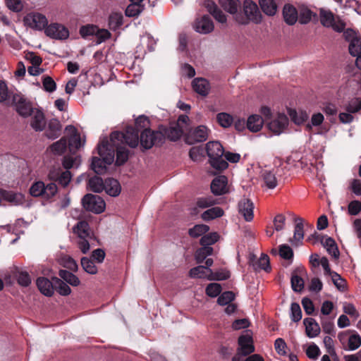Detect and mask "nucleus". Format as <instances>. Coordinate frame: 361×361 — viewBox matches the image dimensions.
<instances>
[{"label": "nucleus", "mask_w": 361, "mask_h": 361, "mask_svg": "<svg viewBox=\"0 0 361 361\" xmlns=\"http://www.w3.org/2000/svg\"><path fill=\"white\" fill-rule=\"evenodd\" d=\"M260 112L264 117L267 128L273 134L279 135L287 128L288 118L284 114L278 113L273 116L271 109L267 106L262 107Z\"/></svg>", "instance_id": "f257e3e1"}, {"label": "nucleus", "mask_w": 361, "mask_h": 361, "mask_svg": "<svg viewBox=\"0 0 361 361\" xmlns=\"http://www.w3.org/2000/svg\"><path fill=\"white\" fill-rule=\"evenodd\" d=\"M97 150L101 158L94 157L92 159V169L96 173L102 174L106 170V165H109L114 162L115 157L114 149L109 148L107 140L104 139L99 144Z\"/></svg>", "instance_id": "f03ea898"}, {"label": "nucleus", "mask_w": 361, "mask_h": 361, "mask_svg": "<svg viewBox=\"0 0 361 361\" xmlns=\"http://www.w3.org/2000/svg\"><path fill=\"white\" fill-rule=\"evenodd\" d=\"M206 149L212 166L217 170H224L228 167L227 161L223 159L224 148L219 142H209Z\"/></svg>", "instance_id": "7ed1b4c3"}, {"label": "nucleus", "mask_w": 361, "mask_h": 361, "mask_svg": "<svg viewBox=\"0 0 361 361\" xmlns=\"http://www.w3.org/2000/svg\"><path fill=\"white\" fill-rule=\"evenodd\" d=\"M261 18L262 15L257 5L250 0H243V14L238 13L235 16V20L241 24H247L250 21L258 23Z\"/></svg>", "instance_id": "20e7f679"}, {"label": "nucleus", "mask_w": 361, "mask_h": 361, "mask_svg": "<svg viewBox=\"0 0 361 361\" xmlns=\"http://www.w3.org/2000/svg\"><path fill=\"white\" fill-rule=\"evenodd\" d=\"M111 142L117 145V141L121 144L126 143L130 147H135L139 143L138 132L133 128H127L126 133L114 132L111 133L110 137Z\"/></svg>", "instance_id": "39448f33"}, {"label": "nucleus", "mask_w": 361, "mask_h": 361, "mask_svg": "<svg viewBox=\"0 0 361 361\" xmlns=\"http://www.w3.org/2000/svg\"><path fill=\"white\" fill-rule=\"evenodd\" d=\"M57 186L54 183L47 185L42 181H37L30 188V195L33 197H42L44 199H49L57 193Z\"/></svg>", "instance_id": "423d86ee"}, {"label": "nucleus", "mask_w": 361, "mask_h": 361, "mask_svg": "<svg viewBox=\"0 0 361 361\" xmlns=\"http://www.w3.org/2000/svg\"><path fill=\"white\" fill-rule=\"evenodd\" d=\"M24 25L32 30L42 31L45 30L49 23L45 15L39 12H30L23 18Z\"/></svg>", "instance_id": "0eeeda50"}, {"label": "nucleus", "mask_w": 361, "mask_h": 361, "mask_svg": "<svg viewBox=\"0 0 361 361\" xmlns=\"http://www.w3.org/2000/svg\"><path fill=\"white\" fill-rule=\"evenodd\" d=\"M83 207L95 214H100L105 209L106 204L104 200L97 195L87 194L82 200Z\"/></svg>", "instance_id": "6e6552de"}, {"label": "nucleus", "mask_w": 361, "mask_h": 361, "mask_svg": "<svg viewBox=\"0 0 361 361\" xmlns=\"http://www.w3.org/2000/svg\"><path fill=\"white\" fill-rule=\"evenodd\" d=\"M65 132L68 137V149L71 153L75 154L77 150L84 146L85 138L82 137L75 127L71 125L66 127Z\"/></svg>", "instance_id": "1a4fd4ad"}, {"label": "nucleus", "mask_w": 361, "mask_h": 361, "mask_svg": "<svg viewBox=\"0 0 361 361\" xmlns=\"http://www.w3.org/2000/svg\"><path fill=\"white\" fill-rule=\"evenodd\" d=\"M16 111L22 116L27 117L34 111L31 103L20 93H16L12 97Z\"/></svg>", "instance_id": "9d476101"}, {"label": "nucleus", "mask_w": 361, "mask_h": 361, "mask_svg": "<svg viewBox=\"0 0 361 361\" xmlns=\"http://www.w3.org/2000/svg\"><path fill=\"white\" fill-rule=\"evenodd\" d=\"M321 23L327 27H331L336 32H342L345 28V23L338 18H335L330 11L321 10Z\"/></svg>", "instance_id": "9b49d317"}, {"label": "nucleus", "mask_w": 361, "mask_h": 361, "mask_svg": "<svg viewBox=\"0 0 361 361\" xmlns=\"http://www.w3.org/2000/svg\"><path fill=\"white\" fill-rule=\"evenodd\" d=\"M164 135L161 132L152 131L151 130L141 132L140 144L145 149H149L153 145L161 143Z\"/></svg>", "instance_id": "f8f14e48"}, {"label": "nucleus", "mask_w": 361, "mask_h": 361, "mask_svg": "<svg viewBox=\"0 0 361 361\" xmlns=\"http://www.w3.org/2000/svg\"><path fill=\"white\" fill-rule=\"evenodd\" d=\"M45 35L54 39H66L69 37V31L63 25L58 23H52L47 25L44 30Z\"/></svg>", "instance_id": "ddd939ff"}, {"label": "nucleus", "mask_w": 361, "mask_h": 361, "mask_svg": "<svg viewBox=\"0 0 361 361\" xmlns=\"http://www.w3.org/2000/svg\"><path fill=\"white\" fill-rule=\"evenodd\" d=\"M238 353L243 356H246L255 351L252 333L250 331H246L244 334L238 338Z\"/></svg>", "instance_id": "4468645a"}, {"label": "nucleus", "mask_w": 361, "mask_h": 361, "mask_svg": "<svg viewBox=\"0 0 361 361\" xmlns=\"http://www.w3.org/2000/svg\"><path fill=\"white\" fill-rule=\"evenodd\" d=\"M209 133V130L207 126H200L190 132L188 137V142L190 144H192L193 142L205 141L208 138Z\"/></svg>", "instance_id": "2eb2a0df"}, {"label": "nucleus", "mask_w": 361, "mask_h": 361, "mask_svg": "<svg viewBox=\"0 0 361 361\" xmlns=\"http://www.w3.org/2000/svg\"><path fill=\"white\" fill-rule=\"evenodd\" d=\"M193 27L197 32L207 34L214 30V24L208 16H204L196 19Z\"/></svg>", "instance_id": "dca6fc26"}, {"label": "nucleus", "mask_w": 361, "mask_h": 361, "mask_svg": "<svg viewBox=\"0 0 361 361\" xmlns=\"http://www.w3.org/2000/svg\"><path fill=\"white\" fill-rule=\"evenodd\" d=\"M192 90L198 94L206 97L211 89L209 81L203 78H196L192 81Z\"/></svg>", "instance_id": "f3484780"}, {"label": "nucleus", "mask_w": 361, "mask_h": 361, "mask_svg": "<svg viewBox=\"0 0 361 361\" xmlns=\"http://www.w3.org/2000/svg\"><path fill=\"white\" fill-rule=\"evenodd\" d=\"M227 183V178L224 176H219L215 178L211 183L212 192L217 195L226 193L228 191Z\"/></svg>", "instance_id": "a211bd4d"}, {"label": "nucleus", "mask_w": 361, "mask_h": 361, "mask_svg": "<svg viewBox=\"0 0 361 361\" xmlns=\"http://www.w3.org/2000/svg\"><path fill=\"white\" fill-rule=\"evenodd\" d=\"M253 203L248 199H243L238 203V212L247 221L253 219Z\"/></svg>", "instance_id": "6ab92c4d"}, {"label": "nucleus", "mask_w": 361, "mask_h": 361, "mask_svg": "<svg viewBox=\"0 0 361 361\" xmlns=\"http://www.w3.org/2000/svg\"><path fill=\"white\" fill-rule=\"evenodd\" d=\"M36 285L39 290L44 295L50 297L54 294V284L44 277H39L36 281Z\"/></svg>", "instance_id": "aec40b11"}, {"label": "nucleus", "mask_w": 361, "mask_h": 361, "mask_svg": "<svg viewBox=\"0 0 361 361\" xmlns=\"http://www.w3.org/2000/svg\"><path fill=\"white\" fill-rule=\"evenodd\" d=\"M121 142L117 141V145L113 144L111 141L109 142L107 140V145L109 148H114L116 149V163L118 165L124 164L128 158V151L121 145Z\"/></svg>", "instance_id": "412c9836"}, {"label": "nucleus", "mask_w": 361, "mask_h": 361, "mask_svg": "<svg viewBox=\"0 0 361 361\" xmlns=\"http://www.w3.org/2000/svg\"><path fill=\"white\" fill-rule=\"evenodd\" d=\"M30 125L36 131H42L46 126V121L44 114L39 110H34L31 113Z\"/></svg>", "instance_id": "4be33fe9"}, {"label": "nucleus", "mask_w": 361, "mask_h": 361, "mask_svg": "<svg viewBox=\"0 0 361 361\" xmlns=\"http://www.w3.org/2000/svg\"><path fill=\"white\" fill-rule=\"evenodd\" d=\"M212 269L204 266H197L191 269L189 271V276L194 279H203L210 281L212 278Z\"/></svg>", "instance_id": "5701e85b"}, {"label": "nucleus", "mask_w": 361, "mask_h": 361, "mask_svg": "<svg viewBox=\"0 0 361 361\" xmlns=\"http://www.w3.org/2000/svg\"><path fill=\"white\" fill-rule=\"evenodd\" d=\"M78 238H92L93 234L89 227L88 224L85 221H80L73 228Z\"/></svg>", "instance_id": "b1692460"}, {"label": "nucleus", "mask_w": 361, "mask_h": 361, "mask_svg": "<svg viewBox=\"0 0 361 361\" xmlns=\"http://www.w3.org/2000/svg\"><path fill=\"white\" fill-rule=\"evenodd\" d=\"M283 16L285 22L290 25H294L298 19V12L294 6L290 4L284 6Z\"/></svg>", "instance_id": "393cba45"}, {"label": "nucleus", "mask_w": 361, "mask_h": 361, "mask_svg": "<svg viewBox=\"0 0 361 361\" xmlns=\"http://www.w3.org/2000/svg\"><path fill=\"white\" fill-rule=\"evenodd\" d=\"M205 6L208 11L213 16V17L219 23H225L226 22V15L218 8L214 2L207 0L205 2Z\"/></svg>", "instance_id": "a878e982"}, {"label": "nucleus", "mask_w": 361, "mask_h": 361, "mask_svg": "<svg viewBox=\"0 0 361 361\" xmlns=\"http://www.w3.org/2000/svg\"><path fill=\"white\" fill-rule=\"evenodd\" d=\"M104 190L110 196L116 197L121 193V187L117 180L108 178L105 180Z\"/></svg>", "instance_id": "bb28decb"}, {"label": "nucleus", "mask_w": 361, "mask_h": 361, "mask_svg": "<svg viewBox=\"0 0 361 361\" xmlns=\"http://www.w3.org/2000/svg\"><path fill=\"white\" fill-rule=\"evenodd\" d=\"M243 0H219L221 7L231 14L236 16Z\"/></svg>", "instance_id": "cd10ccee"}, {"label": "nucleus", "mask_w": 361, "mask_h": 361, "mask_svg": "<svg viewBox=\"0 0 361 361\" xmlns=\"http://www.w3.org/2000/svg\"><path fill=\"white\" fill-rule=\"evenodd\" d=\"M265 121L257 114H253L248 117L247 121V128L252 132L259 131Z\"/></svg>", "instance_id": "c85d7f7f"}, {"label": "nucleus", "mask_w": 361, "mask_h": 361, "mask_svg": "<svg viewBox=\"0 0 361 361\" xmlns=\"http://www.w3.org/2000/svg\"><path fill=\"white\" fill-rule=\"evenodd\" d=\"M61 125L56 119L51 120L48 123V128L46 130V135L49 139H55L60 135Z\"/></svg>", "instance_id": "c756f323"}, {"label": "nucleus", "mask_w": 361, "mask_h": 361, "mask_svg": "<svg viewBox=\"0 0 361 361\" xmlns=\"http://www.w3.org/2000/svg\"><path fill=\"white\" fill-rule=\"evenodd\" d=\"M306 327V334L308 337L314 338L320 332V328L318 324L312 318H306L303 321Z\"/></svg>", "instance_id": "7c9ffc66"}, {"label": "nucleus", "mask_w": 361, "mask_h": 361, "mask_svg": "<svg viewBox=\"0 0 361 361\" xmlns=\"http://www.w3.org/2000/svg\"><path fill=\"white\" fill-rule=\"evenodd\" d=\"M322 243L330 255L335 259H338L339 257V251L336 242L333 238L326 237L322 239Z\"/></svg>", "instance_id": "2f4dec72"}, {"label": "nucleus", "mask_w": 361, "mask_h": 361, "mask_svg": "<svg viewBox=\"0 0 361 361\" xmlns=\"http://www.w3.org/2000/svg\"><path fill=\"white\" fill-rule=\"evenodd\" d=\"M295 222L294 235L290 242L293 245H298L304 238L302 219L298 218L295 220Z\"/></svg>", "instance_id": "473e14b6"}, {"label": "nucleus", "mask_w": 361, "mask_h": 361, "mask_svg": "<svg viewBox=\"0 0 361 361\" xmlns=\"http://www.w3.org/2000/svg\"><path fill=\"white\" fill-rule=\"evenodd\" d=\"M224 214V212L221 207H214L204 212L201 217L204 221H210L222 216Z\"/></svg>", "instance_id": "72a5a7b5"}, {"label": "nucleus", "mask_w": 361, "mask_h": 361, "mask_svg": "<svg viewBox=\"0 0 361 361\" xmlns=\"http://www.w3.org/2000/svg\"><path fill=\"white\" fill-rule=\"evenodd\" d=\"M259 5L263 12L268 16H274L277 11V5L274 0H259Z\"/></svg>", "instance_id": "f704fd0d"}, {"label": "nucleus", "mask_w": 361, "mask_h": 361, "mask_svg": "<svg viewBox=\"0 0 361 361\" xmlns=\"http://www.w3.org/2000/svg\"><path fill=\"white\" fill-rule=\"evenodd\" d=\"M68 140L66 137L61 138L59 141L53 143L49 149L54 154H62L68 147Z\"/></svg>", "instance_id": "c9c22d12"}, {"label": "nucleus", "mask_w": 361, "mask_h": 361, "mask_svg": "<svg viewBox=\"0 0 361 361\" xmlns=\"http://www.w3.org/2000/svg\"><path fill=\"white\" fill-rule=\"evenodd\" d=\"M4 198L14 205L23 204L25 202V196L22 193L6 192Z\"/></svg>", "instance_id": "e433bc0d"}, {"label": "nucleus", "mask_w": 361, "mask_h": 361, "mask_svg": "<svg viewBox=\"0 0 361 361\" xmlns=\"http://www.w3.org/2000/svg\"><path fill=\"white\" fill-rule=\"evenodd\" d=\"M183 133V127L179 126L178 125L173 124L169 127L166 131L165 135L171 140H177L179 139Z\"/></svg>", "instance_id": "4c0bfd02"}, {"label": "nucleus", "mask_w": 361, "mask_h": 361, "mask_svg": "<svg viewBox=\"0 0 361 361\" xmlns=\"http://www.w3.org/2000/svg\"><path fill=\"white\" fill-rule=\"evenodd\" d=\"M54 289L61 295H68L71 293V288L62 280L57 277H53Z\"/></svg>", "instance_id": "58836bf2"}, {"label": "nucleus", "mask_w": 361, "mask_h": 361, "mask_svg": "<svg viewBox=\"0 0 361 361\" xmlns=\"http://www.w3.org/2000/svg\"><path fill=\"white\" fill-rule=\"evenodd\" d=\"M59 276L65 281L67 283L70 284L72 286H78L80 285L79 279L74 275L73 274L69 272L66 270H60L59 271Z\"/></svg>", "instance_id": "ea45409f"}, {"label": "nucleus", "mask_w": 361, "mask_h": 361, "mask_svg": "<svg viewBox=\"0 0 361 361\" xmlns=\"http://www.w3.org/2000/svg\"><path fill=\"white\" fill-rule=\"evenodd\" d=\"M288 114L291 120L298 125L305 122L308 118V115L305 111H296L295 109H289Z\"/></svg>", "instance_id": "a19ab883"}, {"label": "nucleus", "mask_w": 361, "mask_h": 361, "mask_svg": "<svg viewBox=\"0 0 361 361\" xmlns=\"http://www.w3.org/2000/svg\"><path fill=\"white\" fill-rule=\"evenodd\" d=\"M262 178L266 186L269 189H273L277 185V180L275 174L268 170H265L262 172Z\"/></svg>", "instance_id": "79ce46f5"}, {"label": "nucleus", "mask_w": 361, "mask_h": 361, "mask_svg": "<svg viewBox=\"0 0 361 361\" xmlns=\"http://www.w3.org/2000/svg\"><path fill=\"white\" fill-rule=\"evenodd\" d=\"M80 164V157L79 156L68 155L63 158V166L68 171L71 168H78Z\"/></svg>", "instance_id": "37998d69"}, {"label": "nucleus", "mask_w": 361, "mask_h": 361, "mask_svg": "<svg viewBox=\"0 0 361 361\" xmlns=\"http://www.w3.org/2000/svg\"><path fill=\"white\" fill-rule=\"evenodd\" d=\"M218 123L223 128H228L233 123V116L228 113H219L216 115Z\"/></svg>", "instance_id": "c03bdc74"}, {"label": "nucleus", "mask_w": 361, "mask_h": 361, "mask_svg": "<svg viewBox=\"0 0 361 361\" xmlns=\"http://www.w3.org/2000/svg\"><path fill=\"white\" fill-rule=\"evenodd\" d=\"M59 263L64 267L75 271L78 270V264L76 262L68 255H62L59 259Z\"/></svg>", "instance_id": "a18cd8bd"}, {"label": "nucleus", "mask_w": 361, "mask_h": 361, "mask_svg": "<svg viewBox=\"0 0 361 361\" xmlns=\"http://www.w3.org/2000/svg\"><path fill=\"white\" fill-rule=\"evenodd\" d=\"M88 185L91 190L94 192H100L104 188V183L102 179L98 176H94L89 180Z\"/></svg>", "instance_id": "49530a36"}, {"label": "nucleus", "mask_w": 361, "mask_h": 361, "mask_svg": "<svg viewBox=\"0 0 361 361\" xmlns=\"http://www.w3.org/2000/svg\"><path fill=\"white\" fill-rule=\"evenodd\" d=\"M123 15L121 12H113L109 16V27L111 29L116 30L123 24Z\"/></svg>", "instance_id": "de8ad7c7"}, {"label": "nucleus", "mask_w": 361, "mask_h": 361, "mask_svg": "<svg viewBox=\"0 0 361 361\" xmlns=\"http://www.w3.org/2000/svg\"><path fill=\"white\" fill-rule=\"evenodd\" d=\"M313 16V13L307 7H300L298 13V19L300 23L306 24L309 23L311 20L312 17Z\"/></svg>", "instance_id": "09e8293b"}, {"label": "nucleus", "mask_w": 361, "mask_h": 361, "mask_svg": "<svg viewBox=\"0 0 361 361\" xmlns=\"http://www.w3.org/2000/svg\"><path fill=\"white\" fill-rule=\"evenodd\" d=\"M209 227L205 224H197L191 228L188 233L192 238H198L209 231Z\"/></svg>", "instance_id": "8fccbe9b"}, {"label": "nucleus", "mask_w": 361, "mask_h": 361, "mask_svg": "<svg viewBox=\"0 0 361 361\" xmlns=\"http://www.w3.org/2000/svg\"><path fill=\"white\" fill-rule=\"evenodd\" d=\"M213 249L209 246H203L198 249L195 253V259L197 263H202L207 256L212 254Z\"/></svg>", "instance_id": "3c124183"}, {"label": "nucleus", "mask_w": 361, "mask_h": 361, "mask_svg": "<svg viewBox=\"0 0 361 361\" xmlns=\"http://www.w3.org/2000/svg\"><path fill=\"white\" fill-rule=\"evenodd\" d=\"M329 276L331 277L333 283L338 290L340 291H344L346 289V281L338 274L334 271Z\"/></svg>", "instance_id": "603ef678"}, {"label": "nucleus", "mask_w": 361, "mask_h": 361, "mask_svg": "<svg viewBox=\"0 0 361 361\" xmlns=\"http://www.w3.org/2000/svg\"><path fill=\"white\" fill-rule=\"evenodd\" d=\"M149 121L147 117L145 116H140L136 120H135V127L136 129H135L137 132L138 131H143L149 129Z\"/></svg>", "instance_id": "864d4df0"}, {"label": "nucleus", "mask_w": 361, "mask_h": 361, "mask_svg": "<svg viewBox=\"0 0 361 361\" xmlns=\"http://www.w3.org/2000/svg\"><path fill=\"white\" fill-rule=\"evenodd\" d=\"M81 265L83 269L88 274H95L97 272V268L94 262L87 257L81 259Z\"/></svg>", "instance_id": "5fc2aeb1"}, {"label": "nucleus", "mask_w": 361, "mask_h": 361, "mask_svg": "<svg viewBox=\"0 0 361 361\" xmlns=\"http://www.w3.org/2000/svg\"><path fill=\"white\" fill-rule=\"evenodd\" d=\"M361 345V337L357 333L352 334L348 338V346L350 350H355Z\"/></svg>", "instance_id": "6e6d98bb"}, {"label": "nucleus", "mask_w": 361, "mask_h": 361, "mask_svg": "<svg viewBox=\"0 0 361 361\" xmlns=\"http://www.w3.org/2000/svg\"><path fill=\"white\" fill-rule=\"evenodd\" d=\"M7 8L13 12H20L24 8V2L22 0H5Z\"/></svg>", "instance_id": "4d7b16f0"}, {"label": "nucleus", "mask_w": 361, "mask_h": 361, "mask_svg": "<svg viewBox=\"0 0 361 361\" xmlns=\"http://www.w3.org/2000/svg\"><path fill=\"white\" fill-rule=\"evenodd\" d=\"M349 52L352 56H356L361 54V39L353 38L349 44Z\"/></svg>", "instance_id": "13d9d810"}, {"label": "nucleus", "mask_w": 361, "mask_h": 361, "mask_svg": "<svg viewBox=\"0 0 361 361\" xmlns=\"http://www.w3.org/2000/svg\"><path fill=\"white\" fill-rule=\"evenodd\" d=\"M143 9L140 4L132 3L126 8V15L129 17H133L140 14Z\"/></svg>", "instance_id": "bf43d9fd"}, {"label": "nucleus", "mask_w": 361, "mask_h": 361, "mask_svg": "<svg viewBox=\"0 0 361 361\" xmlns=\"http://www.w3.org/2000/svg\"><path fill=\"white\" fill-rule=\"evenodd\" d=\"M219 235L217 233H210L204 235L200 240V243L202 246H209L215 243L219 240Z\"/></svg>", "instance_id": "052dcab7"}, {"label": "nucleus", "mask_w": 361, "mask_h": 361, "mask_svg": "<svg viewBox=\"0 0 361 361\" xmlns=\"http://www.w3.org/2000/svg\"><path fill=\"white\" fill-rule=\"evenodd\" d=\"M141 45L142 47H147L149 51L154 50V46L156 45V40L149 35L145 34L141 37Z\"/></svg>", "instance_id": "680f3d73"}, {"label": "nucleus", "mask_w": 361, "mask_h": 361, "mask_svg": "<svg viewBox=\"0 0 361 361\" xmlns=\"http://www.w3.org/2000/svg\"><path fill=\"white\" fill-rule=\"evenodd\" d=\"M221 292V286L216 283H209L206 288V293L208 296L215 298Z\"/></svg>", "instance_id": "e2e57ef3"}, {"label": "nucleus", "mask_w": 361, "mask_h": 361, "mask_svg": "<svg viewBox=\"0 0 361 361\" xmlns=\"http://www.w3.org/2000/svg\"><path fill=\"white\" fill-rule=\"evenodd\" d=\"M291 286L295 292H300L304 288L303 279L293 274L291 277Z\"/></svg>", "instance_id": "0e129e2a"}, {"label": "nucleus", "mask_w": 361, "mask_h": 361, "mask_svg": "<svg viewBox=\"0 0 361 361\" xmlns=\"http://www.w3.org/2000/svg\"><path fill=\"white\" fill-rule=\"evenodd\" d=\"M16 279L19 285L25 287L31 283V278L26 271H19L16 275Z\"/></svg>", "instance_id": "69168bd1"}, {"label": "nucleus", "mask_w": 361, "mask_h": 361, "mask_svg": "<svg viewBox=\"0 0 361 361\" xmlns=\"http://www.w3.org/2000/svg\"><path fill=\"white\" fill-rule=\"evenodd\" d=\"M216 204V202L212 197H200L197 201V206L202 209L212 207Z\"/></svg>", "instance_id": "338daca9"}, {"label": "nucleus", "mask_w": 361, "mask_h": 361, "mask_svg": "<svg viewBox=\"0 0 361 361\" xmlns=\"http://www.w3.org/2000/svg\"><path fill=\"white\" fill-rule=\"evenodd\" d=\"M290 317L293 322H298L302 318V311L300 305L296 302H293L290 306Z\"/></svg>", "instance_id": "774afa93"}]
</instances>
